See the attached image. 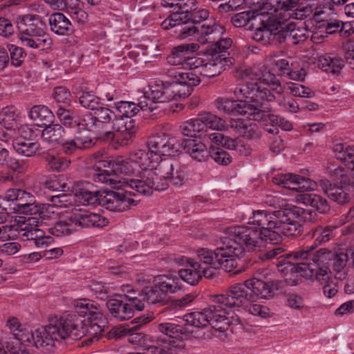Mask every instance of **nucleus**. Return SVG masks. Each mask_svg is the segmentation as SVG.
<instances>
[{
    "mask_svg": "<svg viewBox=\"0 0 354 354\" xmlns=\"http://www.w3.org/2000/svg\"><path fill=\"white\" fill-rule=\"evenodd\" d=\"M105 324L102 312L97 311L86 318L81 315L68 314L59 319L51 320L48 324L35 330L28 336L24 335L27 338H21V340L31 343V338L37 348L49 351L55 346L56 342L68 337L77 339L87 334H102Z\"/></svg>",
    "mask_w": 354,
    "mask_h": 354,
    "instance_id": "obj_1",
    "label": "nucleus"
},
{
    "mask_svg": "<svg viewBox=\"0 0 354 354\" xmlns=\"http://www.w3.org/2000/svg\"><path fill=\"white\" fill-rule=\"evenodd\" d=\"M283 213V209L272 213L254 211L250 218L249 224L257 226L259 229L243 225L231 226L225 230V234H230L245 243L248 251L261 247L263 242L279 244L283 239L282 234L288 236L286 223L282 222L279 218Z\"/></svg>",
    "mask_w": 354,
    "mask_h": 354,
    "instance_id": "obj_2",
    "label": "nucleus"
},
{
    "mask_svg": "<svg viewBox=\"0 0 354 354\" xmlns=\"http://www.w3.org/2000/svg\"><path fill=\"white\" fill-rule=\"evenodd\" d=\"M169 182L176 187H180L185 183V175L180 166L165 159L155 168L142 171L138 178L131 179L130 186L141 194L150 195L153 190L167 189Z\"/></svg>",
    "mask_w": 354,
    "mask_h": 354,
    "instance_id": "obj_3",
    "label": "nucleus"
},
{
    "mask_svg": "<svg viewBox=\"0 0 354 354\" xmlns=\"http://www.w3.org/2000/svg\"><path fill=\"white\" fill-rule=\"evenodd\" d=\"M99 165H95L91 169L90 175L96 183H105L116 190L104 191L101 197L100 205L107 209L115 212H122L136 205V201L131 198V192L127 188L130 187V180L122 181L113 173L102 169L106 167L105 161H99Z\"/></svg>",
    "mask_w": 354,
    "mask_h": 354,
    "instance_id": "obj_4",
    "label": "nucleus"
},
{
    "mask_svg": "<svg viewBox=\"0 0 354 354\" xmlns=\"http://www.w3.org/2000/svg\"><path fill=\"white\" fill-rule=\"evenodd\" d=\"M221 241V245L214 251V258L216 259L212 264L214 266H219L232 274H237L242 272L243 269L239 268V257L241 255L247 248L245 243L239 241L230 234H225Z\"/></svg>",
    "mask_w": 354,
    "mask_h": 354,
    "instance_id": "obj_5",
    "label": "nucleus"
},
{
    "mask_svg": "<svg viewBox=\"0 0 354 354\" xmlns=\"http://www.w3.org/2000/svg\"><path fill=\"white\" fill-rule=\"evenodd\" d=\"M105 217L84 209H76L68 216L67 221L56 222L48 231L55 236L69 235L76 227H102L108 224Z\"/></svg>",
    "mask_w": 354,
    "mask_h": 354,
    "instance_id": "obj_6",
    "label": "nucleus"
},
{
    "mask_svg": "<svg viewBox=\"0 0 354 354\" xmlns=\"http://www.w3.org/2000/svg\"><path fill=\"white\" fill-rule=\"evenodd\" d=\"M209 11L206 9L196 10L191 19L185 23L178 25V29L173 32L177 38L184 39L193 36L207 37L205 40L212 39L210 35L218 34V26L214 22L209 21Z\"/></svg>",
    "mask_w": 354,
    "mask_h": 354,
    "instance_id": "obj_7",
    "label": "nucleus"
},
{
    "mask_svg": "<svg viewBox=\"0 0 354 354\" xmlns=\"http://www.w3.org/2000/svg\"><path fill=\"white\" fill-rule=\"evenodd\" d=\"M117 111L120 113L115 115L113 120V129L118 131V137L123 144L135 137L138 130L135 120L132 118L139 111L140 106L138 102L121 101L115 105Z\"/></svg>",
    "mask_w": 354,
    "mask_h": 354,
    "instance_id": "obj_8",
    "label": "nucleus"
},
{
    "mask_svg": "<svg viewBox=\"0 0 354 354\" xmlns=\"http://www.w3.org/2000/svg\"><path fill=\"white\" fill-rule=\"evenodd\" d=\"M180 289L179 279L171 275H158L154 277L153 285L145 286L141 293L143 300L149 304L164 305L167 301L168 294H173Z\"/></svg>",
    "mask_w": 354,
    "mask_h": 354,
    "instance_id": "obj_9",
    "label": "nucleus"
},
{
    "mask_svg": "<svg viewBox=\"0 0 354 354\" xmlns=\"http://www.w3.org/2000/svg\"><path fill=\"white\" fill-rule=\"evenodd\" d=\"M161 161L160 156L147 148V149H139L131 153L129 160L118 157L111 160L108 164L111 165L112 172L127 174L133 171L131 162L138 164L143 171H145L155 168Z\"/></svg>",
    "mask_w": 354,
    "mask_h": 354,
    "instance_id": "obj_10",
    "label": "nucleus"
},
{
    "mask_svg": "<svg viewBox=\"0 0 354 354\" xmlns=\"http://www.w3.org/2000/svg\"><path fill=\"white\" fill-rule=\"evenodd\" d=\"M223 311L218 308V305L213 300V304L203 311H196L188 313L184 316L185 321L189 325L195 327H205L210 325L212 328V332H215L216 328H224L226 326L225 319H221V315Z\"/></svg>",
    "mask_w": 354,
    "mask_h": 354,
    "instance_id": "obj_11",
    "label": "nucleus"
},
{
    "mask_svg": "<svg viewBox=\"0 0 354 354\" xmlns=\"http://www.w3.org/2000/svg\"><path fill=\"white\" fill-rule=\"evenodd\" d=\"M230 93H233L236 97L249 98V105H253L257 109H260V106H263L266 102H272L275 99L273 93L269 88L261 84V82H251L247 85H239L234 88H230Z\"/></svg>",
    "mask_w": 354,
    "mask_h": 354,
    "instance_id": "obj_12",
    "label": "nucleus"
},
{
    "mask_svg": "<svg viewBox=\"0 0 354 354\" xmlns=\"http://www.w3.org/2000/svg\"><path fill=\"white\" fill-rule=\"evenodd\" d=\"M283 212L279 218L282 222L286 223L288 236H297L302 233L303 226L299 223L301 220L313 222L317 218L315 212L297 206L286 207L283 209Z\"/></svg>",
    "mask_w": 354,
    "mask_h": 354,
    "instance_id": "obj_13",
    "label": "nucleus"
},
{
    "mask_svg": "<svg viewBox=\"0 0 354 354\" xmlns=\"http://www.w3.org/2000/svg\"><path fill=\"white\" fill-rule=\"evenodd\" d=\"M214 301L220 306L239 308L248 302L254 301V296L250 293L245 281L243 283L230 286L225 294L215 295Z\"/></svg>",
    "mask_w": 354,
    "mask_h": 354,
    "instance_id": "obj_14",
    "label": "nucleus"
},
{
    "mask_svg": "<svg viewBox=\"0 0 354 354\" xmlns=\"http://www.w3.org/2000/svg\"><path fill=\"white\" fill-rule=\"evenodd\" d=\"M196 9V0H183L181 3H178V7H175V10H172L170 15L161 23L162 28L165 30H176L178 25L189 21Z\"/></svg>",
    "mask_w": 354,
    "mask_h": 354,
    "instance_id": "obj_15",
    "label": "nucleus"
},
{
    "mask_svg": "<svg viewBox=\"0 0 354 354\" xmlns=\"http://www.w3.org/2000/svg\"><path fill=\"white\" fill-rule=\"evenodd\" d=\"M272 182L283 188L299 192H306L314 190L316 183L309 178L293 174H278Z\"/></svg>",
    "mask_w": 354,
    "mask_h": 354,
    "instance_id": "obj_16",
    "label": "nucleus"
},
{
    "mask_svg": "<svg viewBox=\"0 0 354 354\" xmlns=\"http://www.w3.org/2000/svg\"><path fill=\"white\" fill-rule=\"evenodd\" d=\"M215 107L220 111L227 114H239L253 120L257 108L249 105L246 100H232L225 97H218L214 101Z\"/></svg>",
    "mask_w": 354,
    "mask_h": 354,
    "instance_id": "obj_17",
    "label": "nucleus"
},
{
    "mask_svg": "<svg viewBox=\"0 0 354 354\" xmlns=\"http://www.w3.org/2000/svg\"><path fill=\"white\" fill-rule=\"evenodd\" d=\"M265 18H268V15H264V13L257 15L250 27L255 29L252 36V39L263 45H268L274 41V25Z\"/></svg>",
    "mask_w": 354,
    "mask_h": 354,
    "instance_id": "obj_18",
    "label": "nucleus"
},
{
    "mask_svg": "<svg viewBox=\"0 0 354 354\" xmlns=\"http://www.w3.org/2000/svg\"><path fill=\"white\" fill-rule=\"evenodd\" d=\"M261 274L259 271L256 272V276L246 280V285L250 290V293L254 296V301L259 297L263 299L271 298L274 296V292L279 289L278 281L265 282L257 277Z\"/></svg>",
    "mask_w": 354,
    "mask_h": 354,
    "instance_id": "obj_19",
    "label": "nucleus"
},
{
    "mask_svg": "<svg viewBox=\"0 0 354 354\" xmlns=\"http://www.w3.org/2000/svg\"><path fill=\"white\" fill-rule=\"evenodd\" d=\"M163 86L161 84L149 86L142 91H138V105L142 110L153 109V104L156 102H164Z\"/></svg>",
    "mask_w": 354,
    "mask_h": 354,
    "instance_id": "obj_20",
    "label": "nucleus"
},
{
    "mask_svg": "<svg viewBox=\"0 0 354 354\" xmlns=\"http://www.w3.org/2000/svg\"><path fill=\"white\" fill-rule=\"evenodd\" d=\"M260 109H257L254 114L253 120L263 123V124L268 126H279L285 131H289L292 129V123L288 120L279 117V115L270 113L271 107L266 102L263 106H260Z\"/></svg>",
    "mask_w": 354,
    "mask_h": 354,
    "instance_id": "obj_21",
    "label": "nucleus"
},
{
    "mask_svg": "<svg viewBox=\"0 0 354 354\" xmlns=\"http://www.w3.org/2000/svg\"><path fill=\"white\" fill-rule=\"evenodd\" d=\"M24 46L32 49L45 50L52 46L53 40L44 29L20 35L19 37Z\"/></svg>",
    "mask_w": 354,
    "mask_h": 354,
    "instance_id": "obj_22",
    "label": "nucleus"
},
{
    "mask_svg": "<svg viewBox=\"0 0 354 354\" xmlns=\"http://www.w3.org/2000/svg\"><path fill=\"white\" fill-rule=\"evenodd\" d=\"M180 145L185 152L197 162H205L210 156L207 146L199 138H185Z\"/></svg>",
    "mask_w": 354,
    "mask_h": 354,
    "instance_id": "obj_23",
    "label": "nucleus"
},
{
    "mask_svg": "<svg viewBox=\"0 0 354 354\" xmlns=\"http://www.w3.org/2000/svg\"><path fill=\"white\" fill-rule=\"evenodd\" d=\"M227 127L247 139H259L261 136V131L256 124L241 118L230 120Z\"/></svg>",
    "mask_w": 354,
    "mask_h": 354,
    "instance_id": "obj_24",
    "label": "nucleus"
},
{
    "mask_svg": "<svg viewBox=\"0 0 354 354\" xmlns=\"http://www.w3.org/2000/svg\"><path fill=\"white\" fill-rule=\"evenodd\" d=\"M318 184L331 201L339 205L346 204L350 201V195L343 186L332 184L326 179L319 180Z\"/></svg>",
    "mask_w": 354,
    "mask_h": 354,
    "instance_id": "obj_25",
    "label": "nucleus"
},
{
    "mask_svg": "<svg viewBox=\"0 0 354 354\" xmlns=\"http://www.w3.org/2000/svg\"><path fill=\"white\" fill-rule=\"evenodd\" d=\"M50 30L57 35L68 36L75 28L71 21L62 12L52 14L48 19Z\"/></svg>",
    "mask_w": 354,
    "mask_h": 354,
    "instance_id": "obj_26",
    "label": "nucleus"
},
{
    "mask_svg": "<svg viewBox=\"0 0 354 354\" xmlns=\"http://www.w3.org/2000/svg\"><path fill=\"white\" fill-rule=\"evenodd\" d=\"M212 35H210L212 38ZM212 39H211L212 40ZM207 41V40H206ZM211 43L206 49L207 55L212 57H225V59L227 61L228 65L233 64V58L230 56V53L227 52V50L231 47L232 44V40L230 38H225V39H219L216 41H211L210 39H208Z\"/></svg>",
    "mask_w": 354,
    "mask_h": 354,
    "instance_id": "obj_27",
    "label": "nucleus"
},
{
    "mask_svg": "<svg viewBox=\"0 0 354 354\" xmlns=\"http://www.w3.org/2000/svg\"><path fill=\"white\" fill-rule=\"evenodd\" d=\"M0 166H7L11 171L18 174L26 172L28 167V161L10 156L9 151L0 143Z\"/></svg>",
    "mask_w": 354,
    "mask_h": 354,
    "instance_id": "obj_28",
    "label": "nucleus"
},
{
    "mask_svg": "<svg viewBox=\"0 0 354 354\" xmlns=\"http://www.w3.org/2000/svg\"><path fill=\"white\" fill-rule=\"evenodd\" d=\"M214 251L201 249L198 251V257L202 263V269L201 271V278L205 277L207 279H212L218 275V270L219 266H214L212 263L216 260L214 258Z\"/></svg>",
    "mask_w": 354,
    "mask_h": 354,
    "instance_id": "obj_29",
    "label": "nucleus"
},
{
    "mask_svg": "<svg viewBox=\"0 0 354 354\" xmlns=\"http://www.w3.org/2000/svg\"><path fill=\"white\" fill-rule=\"evenodd\" d=\"M196 44H183L174 47L167 56V62L172 66H183L188 55H192L197 49Z\"/></svg>",
    "mask_w": 354,
    "mask_h": 354,
    "instance_id": "obj_30",
    "label": "nucleus"
},
{
    "mask_svg": "<svg viewBox=\"0 0 354 354\" xmlns=\"http://www.w3.org/2000/svg\"><path fill=\"white\" fill-rule=\"evenodd\" d=\"M102 195V192L95 189L89 183H83L75 190V196L84 205H100Z\"/></svg>",
    "mask_w": 354,
    "mask_h": 354,
    "instance_id": "obj_31",
    "label": "nucleus"
},
{
    "mask_svg": "<svg viewBox=\"0 0 354 354\" xmlns=\"http://www.w3.org/2000/svg\"><path fill=\"white\" fill-rule=\"evenodd\" d=\"M185 260L186 268L179 270L178 275L187 283L194 286L201 279L202 265L192 259L187 258Z\"/></svg>",
    "mask_w": 354,
    "mask_h": 354,
    "instance_id": "obj_32",
    "label": "nucleus"
},
{
    "mask_svg": "<svg viewBox=\"0 0 354 354\" xmlns=\"http://www.w3.org/2000/svg\"><path fill=\"white\" fill-rule=\"evenodd\" d=\"M44 24L41 17L35 15H26L17 18V28L20 35L43 30Z\"/></svg>",
    "mask_w": 354,
    "mask_h": 354,
    "instance_id": "obj_33",
    "label": "nucleus"
},
{
    "mask_svg": "<svg viewBox=\"0 0 354 354\" xmlns=\"http://www.w3.org/2000/svg\"><path fill=\"white\" fill-rule=\"evenodd\" d=\"M225 57H210L206 63H203L199 73L207 77H214L219 75L225 70V66H229Z\"/></svg>",
    "mask_w": 354,
    "mask_h": 354,
    "instance_id": "obj_34",
    "label": "nucleus"
},
{
    "mask_svg": "<svg viewBox=\"0 0 354 354\" xmlns=\"http://www.w3.org/2000/svg\"><path fill=\"white\" fill-rule=\"evenodd\" d=\"M298 201L306 205L312 207L320 214H327L330 209L327 200L315 194H301L299 196Z\"/></svg>",
    "mask_w": 354,
    "mask_h": 354,
    "instance_id": "obj_35",
    "label": "nucleus"
},
{
    "mask_svg": "<svg viewBox=\"0 0 354 354\" xmlns=\"http://www.w3.org/2000/svg\"><path fill=\"white\" fill-rule=\"evenodd\" d=\"M337 227L335 226L328 225L322 226L318 225L306 234V239H313L311 244L315 248H317L319 245L328 242L333 236V231Z\"/></svg>",
    "mask_w": 354,
    "mask_h": 354,
    "instance_id": "obj_36",
    "label": "nucleus"
},
{
    "mask_svg": "<svg viewBox=\"0 0 354 354\" xmlns=\"http://www.w3.org/2000/svg\"><path fill=\"white\" fill-rule=\"evenodd\" d=\"M180 128L181 133L185 136L189 137L188 138H198V137L206 135L207 132L201 114L197 118L184 122Z\"/></svg>",
    "mask_w": 354,
    "mask_h": 354,
    "instance_id": "obj_37",
    "label": "nucleus"
},
{
    "mask_svg": "<svg viewBox=\"0 0 354 354\" xmlns=\"http://www.w3.org/2000/svg\"><path fill=\"white\" fill-rule=\"evenodd\" d=\"M106 306L110 313L120 320L129 319L133 315V310L127 303L118 299H110Z\"/></svg>",
    "mask_w": 354,
    "mask_h": 354,
    "instance_id": "obj_38",
    "label": "nucleus"
},
{
    "mask_svg": "<svg viewBox=\"0 0 354 354\" xmlns=\"http://www.w3.org/2000/svg\"><path fill=\"white\" fill-rule=\"evenodd\" d=\"M318 66L324 71L337 75L344 66V61L330 54H324L318 59Z\"/></svg>",
    "mask_w": 354,
    "mask_h": 354,
    "instance_id": "obj_39",
    "label": "nucleus"
},
{
    "mask_svg": "<svg viewBox=\"0 0 354 354\" xmlns=\"http://www.w3.org/2000/svg\"><path fill=\"white\" fill-rule=\"evenodd\" d=\"M218 308L221 309L223 311V313L221 315L222 316L221 319H225L226 326L223 328H216L215 332H212V334L221 339L222 341H225L228 339V337L231 333V330L229 329L230 325H236L240 323V319L236 315H234L232 313V316L230 317V312L229 309L231 308L225 307V306H218Z\"/></svg>",
    "mask_w": 354,
    "mask_h": 354,
    "instance_id": "obj_40",
    "label": "nucleus"
},
{
    "mask_svg": "<svg viewBox=\"0 0 354 354\" xmlns=\"http://www.w3.org/2000/svg\"><path fill=\"white\" fill-rule=\"evenodd\" d=\"M41 138L51 145L60 144L64 141L65 131L60 124L48 123L44 127Z\"/></svg>",
    "mask_w": 354,
    "mask_h": 354,
    "instance_id": "obj_41",
    "label": "nucleus"
},
{
    "mask_svg": "<svg viewBox=\"0 0 354 354\" xmlns=\"http://www.w3.org/2000/svg\"><path fill=\"white\" fill-rule=\"evenodd\" d=\"M30 118L38 127H44L48 123L52 122L53 114L52 111L46 106L35 105L29 111Z\"/></svg>",
    "mask_w": 354,
    "mask_h": 354,
    "instance_id": "obj_42",
    "label": "nucleus"
},
{
    "mask_svg": "<svg viewBox=\"0 0 354 354\" xmlns=\"http://www.w3.org/2000/svg\"><path fill=\"white\" fill-rule=\"evenodd\" d=\"M337 159L351 170H354V147L343 143H336L333 147Z\"/></svg>",
    "mask_w": 354,
    "mask_h": 354,
    "instance_id": "obj_43",
    "label": "nucleus"
},
{
    "mask_svg": "<svg viewBox=\"0 0 354 354\" xmlns=\"http://www.w3.org/2000/svg\"><path fill=\"white\" fill-rule=\"evenodd\" d=\"M158 327L160 332L171 338L183 340L190 336L189 331L185 328L174 323H161L158 324Z\"/></svg>",
    "mask_w": 354,
    "mask_h": 354,
    "instance_id": "obj_44",
    "label": "nucleus"
},
{
    "mask_svg": "<svg viewBox=\"0 0 354 354\" xmlns=\"http://www.w3.org/2000/svg\"><path fill=\"white\" fill-rule=\"evenodd\" d=\"M164 102L178 98H185L189 95V89H182L178 83L162 82Z\"/></svg>",
    "mask_w": 354,
    "mask_h": 354,
    "instance_id": "obj_45",
    "label": "nucleus"
},
{
    "mask_svg": "<svg viewBox=\"0 0 354 354\" xmlns=\"http://www.w3.org/2000/svg\"><path fill=\"white\" fill-rule=\"evenodd\" d=\"M315 248L311 245H306L297 251H294L290 254V256L295 259L300 261L297 263V265H301L302 270L306 271L313 266V251Z\"/></svg>",
    "mask_w": 354,
    "mask_h": 354,
    "instance_id": "obj_46",
    "label": "nucleus"
},
{
    "mask_svg": "<svg viewBox=\"0 0 354 354\" xmlns=\"http://www.w3.org/2000/svg\"><path fill=\"white\" fill-rule=\"evenodd\" d=\"M91 142L92 140L91 138L76 136L72 140L63 142L62 150L66 155H72L77 151L84 150L89 147Z\"/></svg>",
    "mask_w": 354,
    "mask_h": 354,
    "instance_id": "obj_47",
    "label": "nucleus"
},
{
    "mask_svg": "<svg viewBox=\"0 0 354 354\" xmlns=\"http://www.w3.org/2000/svg\"><path fill=\"white\" fill-rule=\"evenodd\" d=\"M14 149L18 154L26 157H32L39 151L38 142H30L26 139H18L13 143Z\"/></svg>",
    "mask_w": 354,
    "mask_h": 354,
    "instance_id": "obj_48",
    "label": "nucleus"
},
{
    "mask_svg": "<svg viewBox=\"0 0 354 354\" xmlns=\"http://www.w3.org/2000/svg\"><path fill=\"white\" fill-rule=\"evenodd\" d=\"M348 261V256L345 253L337 254L334 252L330 266L335 272V278L339 279H344L346 275V265Z\"/></svg>",
    "mask_w": 354,
    "mask_h": 354,
    "instance_id": "obj_49",
    "label": "nucleus"
},
{
    "mask_svg": "<svg viewBox=\"0 0 354 354\" xmlns=\"http://www.w3.org/2000/svg\"><path fill=\"white\" fill-rule=\"evenodd\" d=\"M97 311L102 312V309L99 304L94 301L81 299L76 302L75 313L73 314H84L83 316L85 317L91 316Z\"/></svg>",
    "mask_w": 354,
    "mask_h": 354,
    "instance_id": "obj_50",
    "label": "nucleus"
},
{
    "mask_svg": "<svg viewBox=\"0 0 354 354\" xmlns=\"http://www.w3.org/2000/svg\"><path fill=\"white\" fill-rule=\"evenodd\" d=\"M14 209L21 214H29L37 211V205L35 203L34 197L28 192L24 196L15 204Z\"/></svg>",
    "mask_w": 354,
    "mask_h": 354,
    "instance_id": "obj_51",
    "label": "nucleus"
},
{
    "mask_svg": "<svg viewBox=\"0 0 354 354\" xmlns=\"http://www.w3.org/2000/svg\"><path fill=\"white\" fill-rule=\"evenodd\" d=\"M201 83V78L193 71L182 72L178 75V84H180L182 89H186L189 87V95L192 91V87L198 86Z\"/></svg>",
    "mask_w": 354,
    "mask_h": 354,
    "instance_id": "obj_52",
    "label": "nucleus"
},
{
    "mask_svg": "<svg viewBox=\"0 0 354 354\" xmlns=\"http://www.w3.org/2000/svg\"><path fill=\"white\" fill-rule=\"evenodd\" d=\"M17 118L16 109L13 106L6 107L0 113V123L6 129L15 128Z\"/></svg>",
    "mask_w": 354,
    "mask_h": 354,
    "instance_id": "obj_53",
    "label": "nucleus"
},
{
    "mask_svg": "<svg viewBox=\"0 0 354 354\" xmlns=\"http://www.w3.org/2000/svg\"><path fill=\"white\" fill-rule=\"evenodd\" d=\"M45 160L49 169L55 171H62L67 169L71 160L66 158L55 156L52 154H47L45 156Z\"/></svg>",
    "mask_w": 354,
    "mask_h": 354,
    "instance_id": "obj_54",
    "label": "nucleus"
},
{
    "mask_svg": "<svg viewBox=\"0 0 354 354\" xmlns=\"http://www.w3.org/2000/svg\"><path fill=\"white\" fill-rule=\"evenodd\" d=\"M201 115L205 124V128L207 130L208 129L217 131H222L225 129V122L220 117L209 112L204 113Z\"/></svg>",
    "mask_w": 354,
    "mask_h": 354,
    "instance_id": "obj_55",
    "label": "nucleus"
},
{
    "mask_svg": "<svg viewBox=\"0 0 354 354\" xmlns=\"http://www.w3.org/2000/svg\"><path fill=\"white\" fill-rule=\"evenodd\" d=\"M278 271L283 276L293 275L303 272L301 265L292 263L286 259H282L276 264Z\"/></svg>",
    "mask_w": 354,
    "mask_h": 354,
    "instance_id": "obj_56",
    "label": "nucleus"
},
{
    "mask_svg": "<svg viewBox=\"0 0 354 354\" xmlns=\"http://www.w3.org/2000/svg\"><path fill=\"white\" fill-rule=\"evenodd\" d=\"M334 252L326 248H322L313 254V266H330Z\"/></svg>",
    "mask_w": 354,
    "mask_h": 354,
    "instance_id": "obj_57",
    "label": "nucleus"
},
{
    "mask_svg": "<svg viewBox=\"0 0 354 354\" xmlns=\"http://www.w3.org/2000/svg\"><path fill=\"white\" fill-rule=\"evenodd\" d=\"M168 134L162 133L153 136L148 139L147 148L160 157L163 147L166 145V139Z\"/></svg>",
    "mask_w": 354,
    "mask_h": 354,
    "instance_id": "obj_58",
    "label": "nucleus"
},
{
    "mask_svg": "<svg viewBox=\"0 0 354 354\" xmlns=\"http://www.w3.org/2000/svg\"><path fill=\"white\" fill-rule=\"evenodd\" d=\"M80 104L85 109L94 111L101 104L98 97L91 92H83L79 97Z\"/></svg>",
    "mask_w": 354,
    "mask_h": 354,
    "instance_id": "obj_59",
    "label": "nucleus"
},
{
    "mask_svg": "<svg viewBox=\"0 0 354 354\" xmlns=\"http://www.w3.org/2000/svg\"><path fill=\"white\" fill-rule=\"evenodd\" d=\"M39 219L37 217H28L24 221H19L17 228L15 229L19 232L20 238H24V235L30 232L35 228V225H39Z\"/></svg>",
    "mask_w": 354,
    "mask_h": 354,
    "instance_id": "obj_60",
    "label": "nucleus"
},
{
    "mask_svg": "<svg viewBox=\"0 0 354 354\" xmlns=\"http://www.w3.org/2000/svg\"><path fill=\"white\" fill-rule=\"evenodd\" d=\"M57 115L60 120L63 121L65 124H68L71 127H80L81 124L80 122L74 120L75 114L73 112L68 109H66L64 107L60 106L57 111Z\"/></svg>",
    "mask_w": 354,
    "mask_h": 354,
    "instance_id": "obj_61",
    "label": "nucleus"
},
{
    "mask_svg": "<svg viewBox=\"0 0 354 354\" xmlns=\"http://www.w3.org/2000/svg\"><path fill=\"white\" fill-rule=\"evenodd\" d=\"M8 50L12 64L15 66H21L26 55L24 49L15 45H10L8 46Z\"/></svg>",
    "mask_w": 354,
    "mask_h": 354,
    "instance_id": "obj_62",
    "label": "nucleus"
},
{
    "mask_svg": "<svg viewBox=\"0 0 354 354\" xmlns=\"http://www.w3.org/2000/svg\"><path fill=\"white\" fill-rule=\"evenodd\" d=\"M95 116L91 119L94 120L93 125L96 124L97 122H109L111 120V115L113 113L108 108L104 107L102 103L100 104V107L93 111Z\"/></svg>",
    "mask_w": 354,
    "mask_h": 354,
    "instance_id": "obj_63",
    "label": "nucleus"
},
{
    "mask_svg": "<svg viewBox=\"0 0 354 354\" xmlns=\"http://www.w3.org/2000/svg\"><path fill=\"white\" fill-rule=\"evenodd\" d=\"M255 16L250 11H244L234 15L232 17L231 21L234 26L241 28L247 25L250 21L254 22Z\"/></svg>",
    "mask_w": 354,
    "mask_h": 354,
    "instance_id": "obj_64",
    "label": "nucleus"
}]
</instances>
